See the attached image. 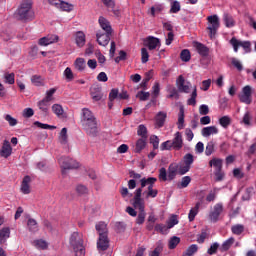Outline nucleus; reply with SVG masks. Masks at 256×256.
<instances>
[{"instance_id":"1","label":"nucleus","mask_w":256,"mask_h":256,"mask_svg":"<svg viewBox=\"0 0 256 256\" xmlns=\"http://www.w3.org/2000/svg\"><path fill=\"white\" fill-rule=\"evenodd\" d=\"M81 123L88 135H91L92 137L97 135V120L95 119V116H93L91 110L87 108L82 109Z\"/></svg>"},{"instance_id":"2","label":"nucleus","mask_w":256,"mask_h":256,"mask_svg":"<svg viewBox=\"0 0 256 256\" xmlns=\"http://www.w3.org/2000/svg\"><path fill=\"white\" fill-rule=\"evenodd\" d=\"M15 16L19 21H32L35 17V12H33V1L22 0L15 12Z\"/></svg>"},{"instance_id":"3","label":"nucleus","mask_w":256,"mask_h":256,"mask_svg":"<svg viewBox=\"0 0 256 256\" xmlns=\"http://www.w3.org/2000/svg\"><path fill=\"white\" fill-rule=\"evenodd\" d=\"M141 191V188L136 189L132 199L133 207L139 210L138 216L136 218L137 225H143L145 223V218L147 217V213H145V202H143L141 199Z\"/></svg>"},{"instance_id":"4","label":"nucleus","mask_w":256,"mask_h":256,"mask_svg":"<svg viewBox=\"0 0 256 256\" xmlns=\"http://www.w3.org/2000/svg\"><path fill=\"white\" fill-rule=\"evenodd\" d=\"M140 183H141V195H146V199H149V197H151L152 199H155V197H157L159 191H157V189H153V185H155V183H157V178L155 177H149V178H142L140 179ZM148 185V191L143 192V188L147 187Z\"/></svg>"},{"instance_id":"5","label":"nucleus","mask_w":256,"mask_h":256,"mask_svg":"<svg viewBox=\"0 0 256 256\" xmlns=\"http://www.w3.org/2000/svg\"><path fill=\"white\" fill-rule=\"evenodd\" d=\"M58 163L62 169V175H65L69 169H78L79 162L73 158L62 156L58 159Z\"/></svg>"},{"instance_id":"6","label":"nucleus","mask_w":256,"mask_h":256,"mask_svg":"<svg viewBox=\"0 0 256 256\" xmlns=\"http://www.w3.org/2000/svg\"><path fill=\"white\" fill-rule=\"evenodd\" d=\"M207 21L209 23L207 27L209 31V37L210 39H215V36L217 35V31L219 29V16L217 15L208 16Z\"/></svg>"},{"instance_id":"7","label":"nucleus","mask_w":256,"mask_h":256,"mask_svg":"<svg viewBox=\"0 0 256 256\" xmlns=\"http://www.w3.org/2000/svg\"><path fill=\"white\" fill-rule=\"evenodd\" d=\"M195 162V156L191 153H187L183 156V166L179 167L178 175H185L191 170V165Z\"/></svg>"},{"instance_id":"8","label":"nucleus","mask_w":256,"mask_h":256,"mask_svg":"<svg viewBox=\"0 0 256 256\" xmlns=\"http://www.w3.org/2000/svg\"><path fill=\"white\" fill-rule=\"evenodd\" d=\"M230 45H232L234 53L239 52V47H242L245 53H251V41H241L236 39L235 37H232L230 39Z\"/></svg>"},{"instance_id":"9","label":"nucleus","mask_w":256,"mask_h":256,"mask_svg":"<svg viewBox=\"0 0 256 256\" xmlns=\"http://www.w3.org/2000/svg\"><path fill=\"white\" fill-rule=\"evenodd\" d=\"M176 86L180 93H190L191 91V82L185 80L183 75L178 76L176 79Z\"/></svg>"},{"instance_id":"10","label":"nucleus","mask_w":256,"mask_h":256,"mask_svg":"<svg viewBox=\"0 0 256 256\" xmlns=\"http://www.w3.org/2000/svg\"><path fill=\"white\" fill-rule=\"evenodd\" d=\"M252 95H253V88L247 85L242 89V94L239 96V99L241 103H245L246 105H251L253 101Z\"/></svg>"},{"instance_id":"11","label":"nucleus","mask_w":256,"mask_h":256,"mask_svg":"<svg viewBox=\"0 0 256 256\" xmlns=\"http://www.w3.org/2000/svg\"><path fill=\"white\" fill-rule=\"evenodd\" d=\"M144 45L149 49V51H153L157 49V47H161V40H159L157 37L148 36L144 40Z\"/></svg>"},{"instance_id":"12","label":"nucleus","mask_w":256,"mask_h":256,"mask_svg":"<svg viewBox=\"0 0 256 256\" xmlns=\"http://www.w3.org/2000/svg\"><path fill=\"white\" fill-rule=\"evenodd\" d=\"M172 141L173 151H181L183 149V134L176 132Z\"/></svg>"},{"instance_id":"13","label":"nucleus","mask_w":256,"mask_h":256,"mask_svg":"<svg viewBox=\"0 0 256 256\" xmlns=\"http://www.w3.org/2000/svg\"><path fill=\"white\" fill-rule=\"evenodd\" d=\"M12 153L13 148L11 147V143L9 142V140H4L0 149V156L4 157V159H7L11 157Z\"/></svg>"},{"instance_id":"14","label":"nucleus","mask_w":256,"mask_h":256,"mask_svg":"<svg viewBox=\"0 0 256 256\" xmlns=\"http://www.w3.org/2000/svg\"><path fill=\"white\" fill-rule=\"evenodd\" d=\"M223 213V204L217 203L214 205L213 211L210 212V219L216 223L219 221V216Z\"/></svg>"},{"instance_id":"15","label":"nucleus","mask_w":256,"mask_h":256,"mask_svg":"<svg viewBox=\"0 0 256 256\" xmlns=\"http://www.w3.org/2000/svg\"><path fill=\"white\" fill-rule=\"evenodd\" d=\"M97 43L102 47H107L109 45V41H111V33H97Z\"/></svg>"},{"instance_id":"16","label":"nucleus","mask_w":256,"mask_h":256,"mask_svg":"<svg viewBox=\"0 0 256 256\" xmlns=\"http://www.w3.org/2000/svg\"><path fill=\"white\" fill-rule=\"evenodd\" d=\"M20 191L23 195H29L31 193V176H25L23 178Z\"/></svg>"},{"instance_id":"17","label":"nucleus","mask_w":256,"mask_h":256,"mask_svg":"<svg viewBox=\"0 0 256 256\" xmlns=\"http://www.w3.org/2000/svg\"><path fill=\"white\" fill-rule=\"evenodd\" d=\"M97 247L99 251H107V249H109V238H107V234H101V236H99Z\"/></svg>"},{"instance_id":"18","label":"nucleus","mask_w":256,"mask_h":256,"mask_svg":"<svg viewBox=\"0 0 256 256\" xmlns=\"http://www.w3.org/2000/svg\"><path fill=\"white\" fill-rule=\"evenodd\" d=\"M70 245L73 246V249H77L79 246L83 245V238H81L79 232L72 233L70 237Z\"/></svg>"},{"instance_id":"19","label":"nucleus","mask_w":256,"mask_h":256,"mask_svg":"<svg viewBox=\"0 0 256 256\" xmlns=\"http://www.w3.org/2000/svg\"><path fill=\"white\" fill-rule=\"evenodd\" d=\"M98 23L101 29L105 31V33H110V34L113 33V28H111V23L105 17L100 16L98 19Z\"/></svg>"},{"instance_id":"20","label":"nucleus","mask_w":256,"mask_h":256,"mask_svg":"<svg viewBox=\"0 0 256 256\" xmlns=\"http://www.w3.org/2000/svg\"><path fill=\"white\" fill-rule=\"evenodd\" d=\"M219 133V128L217 126H207L202 128V137H211V135H217Z\"/></svg>"},{"instance_id":"21","label":"nucleus","mask_w":256,"mask_h":256,"mask_svg":"<svg viewBox=\"0 0 256 256\" xmlns=\"http://www.w3.org/2000/svg\"><path fill=\"white\" fill-rule=\"evenodd\" d=\"M177 173H179V165L176 163L170 164L168 167V181H173L177 177Z\"/></svg>"},{"instance_id":"22","label":"nucleus","mask_w":256,"mask_h":256,"mask_svg":"<svg viewBox=\"0 0 256 256\" xmlns=\"http://www.w3.org/2000/svg\"><path fill=\"white\" fill-rule=\"evenodd\" d=\"M209 167H213L214 171L223 169V159L214 157L209 161Z\"/></svg>"},{"instance_id":"23","label":"nucleus","mask_w":256,"mask_h":256,"mask_svg":"<svg viewBox=\"0 0 256 256\" xmlns=\"http://www.w3.org/2000/svg\"><path fill=\"white\" fill-rule=\"evenodd\" d=\"M11 237V229L4 227L0 230V245L7 243V239Z\"/></svg>"},{"instance_id":"24","label":"nucleus","mask_w":256,"mask_h":256,"mask_svg":"<svg viewBox=\"0 0 256 256\" xmlns=\"http://www.w3.org/2000/svg\"><path fill=\"white\" fill-rule=\"evenodd\" d=\"M52 111L59 119H65V110L63 109V106H61V104L52 105Z\"/></svg>"},{"instance_id":"25","label":"nucleus","mask_w":256,"mask_h":256,"mask_svg":"<svg viewBox=\"0 0 256 256\" xmlns=\"http://www.w3.org/2000/svg\"><path fill=\"white\" fill-rule=\"evenodd\" d=\"M75 43L77 47H85L86 39H85V33L83 31H78L75 34Z\"/></svg>"},{"instance_id":"26","label":"nucleus","mask_w":256,"mask_h":256,"mask_svg":"<svg viewBox=\"0 0 256 256\" xmlns=\"http://www.w3.org/2000/svg\"><path fill=\"white\" fill-rule=\"evenodd\" d=\"M147 147V138H139L134 147V153H141Z\"/></svg>"},{"instance_id":"27","label":"nucleus","mask_w":256,"mask_h":256,"mask_svg":"<svg viewBox=\"0 0 256 256\" xmlns=\"http://www.w3.org/2000/svg\"><path fill=\"white\" fill-rule=\"evenodd\" d=\"M195 47L196 51L199 53V55H201V57H207L209 55V48H207V46L204 44L197 42Z\"/></svg>"},{"instance_id":"28","label":"nucleus","mask_w":256,"mask_h":256,"mask_svg":"<svg viewBox=\"0 0 256 256\" xmlns=\"http://www.w3.org/2000/svg\"><path fill=\"white\" fill-rule=\"evenodd\" d=\"M199 207H201V202H197L194 208H191L188 214L189 221H195V217H197L199 213Z\"/></svg>"},{"instance_id":"29","label":"nucleus","mask_w":256,"mask_h":256,"mask_svg":"<svg viewBox=\"0 0 256 256\" xmlns=\"http://www.w3.org/2000/svg\"><path fill=\"white\" fill-rule=\"evenodd\" d=\"M233 243H235V238L230 237L228 238L226 241H224L220 247V251L222 253H224V251H229L233 245Z\"/></svg>"},{"instance_id":"30","label":"nucleus","mask_w":256,"mask_h":256,"mask_svg":"<svg viewBox=\"0 0 256 256\" xmlns=\"http://www.w3.org/2000/svg\"><path fill=\"white\" fill-rule=\"evenodd\" d=\"M90 95L93 99V101H101L103 99V94L101 93V88H92Z\"/></svg>"},{"instance_id":"31","label":"nucleus","mask_w":256,"mask_h":256,"mask_svg":"<svg viewBox=\"0 0 256 256\" xmlns=\"http://www.w3.org/2000/svg\"><path fill=\"white\" fill-rule=\"evenodd\" d=\"M28 229L30 233H37L39 231V226L37 225V220L29 218L27 222Z\"/></svg>"},{"instance_id":"32","label":"nucleus","mask_w":256,"mask_h":256,"mask_svg":"<svg viewBox=\"0 0 256 256\" xmlns=\"http://www.w3.org/2000/svg\"><path fill=\"white\" fill-rule=\"evenodd\" d=\"M223 21H224L225 27H228L229 29L231 27H235V20L233 19V16L229 15L228 13H225L223 15Z\"/></svg>"},{"instance_id":"33","label":"nucleus","mask_w":256,"mask_h":256,"mask_svg":"<svg viewBox=\"0 0 256 256\" xmlns=\"http://www.w3.org/2000/svg\"><path fill=\"white\" fill-rule=\"evenodd\" d=\"M165 119H167V113L159 112L156 115V125H157V127H163L165 125Z\"/></svg>"},{"instance_id":"34","label":"nucleus","mask_w":256,"mask_h":256,"mask_svg":"<svg viewBox=\"0 0 256 256\" xmlns=\"http://www.w3.org/2000/svg\"><path fill=\"white\" fill-rule=\"evenodd\" d=\"M253 121V115L251 114V112L247 111L245 112L241 123H243V125H245L246 127H251L253 124L251 123Z\"/></svg>"},{"instance_id":"35","label":"nucleus","mask_w":256,"mask_h":256,"mask_svg":"<svg viewBox=\"0 0 256 256\" xmlns=\"http://www.w3.org/2000/svg\"><path fill=\"white\" fill-rule=\"evenodd\" d=\"M96 231L99 233V237H101V235H107V224L105 222H99L96 224Z\"/></svg>"},{"instance_id":"36","label":"nucleus","mask_w":256,"mask_h":256,"mask_svg":"<svg viewBox=\"0 0 256 256\" xmlns=\"http://www.w3.org/2000/svg\"><path fill=\"white\" fill-rule=\"evenodd\" d=\"M215 153V142L213 140L209 141L206 145L205 155L206 157H211Z\"/></svg>"},{"instance_id":"37","label":"nucleus","mask_w":256,"mask_h":256,"mask_svg":"<svg viewBox=\"0 0 256 256\" xmlns=\"http://www.w3.org/2000/svg\"><path fill=\"white\" fill-rule=\"evenodd\" d=\"M4 83H6L7 85H15V73H9L6 72L4 73Z\"/></svg>"},{"instance_id":"38","label":"nucleus","mask_w":256,"mask_h":256,"mask_svg":"<svg viewBox=\"0 0 256 256\" xmlns=\"http://www.w3.org/2000/svg\"><path fill=\"white\" fill-rule=\"evenodd\" d=\"M137 135L141 137L140 139H148L149 135L147 134V127L140 124L137 129Z\"/></svg>"},{"instance_id":"39","label":"nucleus","mask_w":256,"mask_h":256,"mask_svg":"<svg viewBox=\"0 0 256 256\" xmlns=\"http://www.w3.org/2000/svg\"><path fill=\"white\" fill-rule=\"evenodd\" d=\"M50 103L51 102H49V100H47L45 98L43 100L39 101L38 107H39L40 111H42L43 113H48Z\"/></svg>"},{"instance_id":"40","label":"nucleus","mask_w":256,"mask_h":256,"mask_svg":"<svg viewBox=\"0 0 256 256\" xmlns=\"http://www.w3.org/2000/svg\"><path fill=\"white\" fill-rule=\"evenodd\" d=\"M187 105H192V107L197 105V86H194L191 97L187 100Z\"/></svg>"},{"instance_id":"41","label":"nucleus","mask_w":256,"mask_h":256,"mask_svg":"<svg viewBox=\"0 0 256 256\" xmlns=\"http://www.w3.org/2000/svg\"><path fill=\"white\" fill-rule=\"evenodd\" d=\"M197 251H199V246H197V244H192L187 248L182 256H193Z\"/></svg>"},{"instance_id":"42","label":"nucleus","mask_w":256,"mask_h":256,"mask_svg":"<svg viewBox=\"0 0 256 256\" xmlns=\"http://www.w3.org/2000/svg\"><path fill=\"white\" fill-rule=\"evenodd\" d=\"M233 235H241L245 231V226L243 224H236L231 227Z\"/></svg>"},{"instance_id":"43","label":"nucleus","mask_w":256,"mask_h":256,"mask_svg":"<svg viewBox=\"0 0 256 256\" xmlns=\"http://www.w3.org/2000/svg\"><path fill=\"white\" fill-rule=\"evenodd\" d=\"M168 93H170L167 98L168 99H173V97H175V99H179V93L177 92V88H175L174 86L169 85L167 88Z\"/></svg>"},{"instance_id":"44","label":"nucleus","mask_w":256,"mask_h":256,"mask_svg":"<svg viewBox=\"0 0 256 256\" xmlns=\"http://www.w3.org/2000/svg\"><path fill=\"white\" fill-rule=\"evenodd\" d=\"M219 124L224 129H227L231 125V117L229 116H223L219 119Z\"/></svg>"},{"instance_id":"45","label":"nucleus","mask_w":256,"mask_h":256,"mask_svg":"<svg viewBox=\"0 0 256 256\" xmlns=\"http://www.w3.org/2000/svg\"><path fill=\"white\" fill-rule=\"evenodd\" d=\"M180 59L181 61H184V63L191 61V52L187 49L182 50L180 53Z\"/></svg>"},{"instance_id":"46","label":"nucleus","mask_w":256,"mask_h":256,"mask_svg":"<svg viewBox=\"0 0 256 256\" xmlns=\"http://www.w3.org/2000/svg\"><path fill=\"white\" fill-rule=\"evenodd\" d=\"M183 123H185V110L183 108H180L178 116V129H183Z\"/></svg>"},{"instance_id":"47","label":"nucleus","mask_w":256,"mask_h":256,"mask_svg":"<svg viewBox=\"0 0 256 256\" xmlns=\"http://www.w3.org/2000/svg\"><path fill=\"white\" fill-rule=\"evenodd\" d=\"M74 65H75V68H76L78 71H83V70L85 69V67H86V65H85V59H83V58H77V59L75 60Z\"/></svg>"},{"instance_id":"48","label":"nucleus","mask_w":256,"mask_h":256,"mask_svg":"<svg viewBox=\"0 0 256 256\" xmlns=\"http://www.w3.org/2000/svg\"><path fill=\"white\" fill-rule=\"evenodd\" d=\"M181 11V3L177 0H174L171 3L170 13H179Z\"/></svg>"},{"instance_id":"49","label":"nucleus","mask_w":256,"mask_h":256,"mask_svg":"<svg viewBox=\"0 0 256 256\" xmlns=\"http://www.w3.org/2000/svg\"><path fill=\"white\" fill-rule=\"evenodd\" d=\"M59 142L61 145H67V128H62L59 135Z\"/></svg>"},{"instance_id":"50","label":"nucleus","mask_w":256,"mask_h":256,"mask_svg":"<svg viewBox=\"0 0 256 256\" xmlns=\"http://www.w3.org/2000/svg\"><path fill=\"white\" fill-rule=\"evenodd\" d=\"M219 192L218 188H214L212 191L209 192V194L206 196V201L208 203H211L217 198V193Z\"/></svg>"},{"instance_id":"51","label":"nucleus","mask_w":256,"mask_h":256,"mask_svg":"<svg viewBox=\"0 0 256 256\" xmlns=\"http://www.w3.org/2000/svg\"><path fill=\"white\" fill-rule=\"evenodd\" d=\"M160 149L162 151H171V150H173V142L171 140H167V141L163 142L160 145Z\"/></svg>"},{"instance_id":"52","label":"nucleus","mask_w":256,"mask_h":256,"mask_svg":"<svg viewBox=\"0 0 256 256\" xmlns=\"http://www.w3.org/2000/svg\"><path fill=\"white\" fill-rule=\"evenodd\" d=\"M214 177L216 182L223 181L225 179V172L223 171V169L214 170Z\"/></svg>"},{"instance_id":"53","label":"nucleus","mask_w":256,"mask_h":256,"mask_svg":"<svg viewBox=\"0 0 256 256\" xmlns=\"http://www.w3.org/2000/svg\"><path fill=\"white\" fill-rule=\"evenodd\" d=\"M160 91L161 85L159 84V82H155L152 87V97H154V99H157V97H159Z\"/></svg>"},{"instance_id":"54","label":"nucleus","mask_w":256,"mask_h":256,"mask_svg":"<svg viewBox=\"0 0 256 256\" xmlns=\"http://www.w3.org/2000/svg\"><path fill=\"white\" fill-rule=\"evenodd\" d=\"M179 220L177 219V215H172L169 220L167 221V227L168 229H173L174 225H178Z\"/></svg>"},{"instance_id":"55","label":"nucleus","mask_w":256,"mask_h":256,"mask_svg":"<svg viewBox=\"0 0 256 256\" xmlns=\"http://www.w3.org/2000/svg\"><path fill=\"white\" fill-rule=\"evenodd\" d=\"M161 11H163V5L155 4L150 8V15H152V17H155V13H161Z\"/></svg>"},{"instance_id":"56","label":"nucleus","mask_w":256,"mask_h":256,"mask_svg":"<svg viewBox=\"0 0 256 256\" xmlns=\"http://www.w3.org/2000/svg\"><path fill=\"white\" fill-rule=\"evenodd\" d=\"M60 11H67L69 13V11H73V5L69 4L65 1L60 2Z\"/></svg>"},{"instance_id":"57","label":"nucleus","mask_w":256,"mask_h":256,"mask_svg":"<svg viewBox=\"0 0 256 256\" xmlns=\"http://www.w3.org/2000/svg\"><path fill=\"white\" fill-rule=\"evenodd\" d=\"M158 177L160 181H169V176H167V169H165V167L159 169Z\"/></svg>"},{"instance_id":"58","label":"nucleus","mask_w":256,"mask_h":256,"mask_svg":"<svg viewBox=\"0 0 256 256\" xmlns=\"http://www.w3.org/2000/svg\"><path fill=\"white\" fill-rule=\"evenodd\" d=\"M178 243H181V238L173 236L169 241V249H175Z\"/></svg>"},{"instance_id":"59","label":"nucleus","mask_w":256,"mask_h":256,"mask_svg":"<svg viewBox=\"0 0 256 256\" xmlns=\"http://www.w3.org/2000/svg\"><path fill=\"white\" fill-rule=\"evenodd\" d=\"M34 125L36 127H38L39 129H50V130H53V129H57V127L53 126V125H49V124H43L39 121H35L34 122Z\"/></svg>"},{"instance_id":"60","label":"nucleus","mask_w":256,"mask_h":256,"mask_svg":"<svg viewBox=\"0 0 256 256\" xmlns=\"http://www.w3.org/2000/svg\"><path fill=\"white\" fill-rule=\"evenodd\" d=\"M218 249H219V244L217 242H214L208 248L207 253H208V255H215L217 253Z\"/></svg>"},{"instance_id":"61","label":"nucleus","mask_w":256,"mask_h":256,"mask_svg":"<svg viewBox=\"0 0 256 256\" xmlns=\"http://www.w3.org/2000/svg\"><path fill=\"white\" fill-rule=\"evenodd\" d=\"M55 93H57V88H51L47 90L44 99H46V101L51 102V100L53 99V95H55Z\"/></svg>"},{"instance_id":"62","label":"nucleus","mask_w":256,"mask_h":256,"mask_svg":"<svg viewBox=\"0 0 256 256\" xmlns=\"http://www.w3.org/2000/svg\"><path fill=\"white\" fill-rule=\"evenodd\" d=\"M150 96H151V94L149 92H144V91H139L136 94V97L138 99H140L141 101H147V99H149Z\"/></svg>"},{"instance_id":"63","label":"nucleus","mask_w":256,"mask_h":256,"mask_svg":"<svg viewBox=\"0 0 256 256\" xmlns=\"http://www.w3.org/2000/svg\"><path fill=\"white\" fill-rule=\"evenodd\" d=\"M149 61V52L147 51V48L141 49V62L147 63Z\"/></svg>"},{"instance_id":"64","label":"nucleus","mask_w":256,"mask_h":256,"mask_svg":"<svg viewBox=\"0 0 256 256\" xmlns=\"http://www.w3.org/2000/svg\"><path fill=\"white\" fill-rule=\"evenodd\" d=\"M76 256H85V247L82 245L73 248Z\"/></svg>"}]
</instances>
